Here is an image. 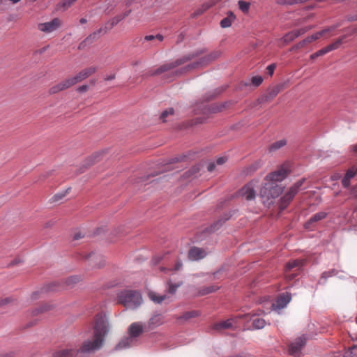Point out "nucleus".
Segmentation results:
<instances>
[{"mask_svg": "<svg viewBox=\"0 0 357 357\" xmlns=\"http://www.w3.org/2000/svg\"><path fill=\"white\" fill-rule=\"evenodd\" d=\"M109 324L105 315L98 314L95 318L93 335L81 342L77 339L68 342L63 348L55 351L53 357H84V354L99 350L109 332Z\"/></svg>", "mask_w": 357, "mask_h": 357, "instance_id": "nucleus-1", "label": "nucleus"}, {"mask_svg": "<svg viewBox=\"0 0 357 357\" xmlns=\"http://www.w3.org/2000/svg\"><path fill=\"white\" fill-rule=\"evenodd\" d=\"M284 187L274 182L265 181L260 190V197L265 205L273 203L275 198L282 193Z\"/></svg>", "mask_w": 357, "mask_h": 357, "instance_id": "nucleus-2", "label": "nucleus"}, {"mask_svg": "<svg viewBox=\"0 0 357 357\" xmlns=\"http://www.w3.org/2000/svg\"><path fill=\"white\" fill-rule=\"evenodd\" d=\"M117 301L127 308L135 309L141 305L142 298L137 291L125 289L117 294Z\"/></svg>", "mask_w": 357, "mask_h": 357, "instance_id": "nucleus-3", "label": "nucleus"}, {"mask_svg": "<svg viewBox=\"0 0 357 357\" xmlns=\"http://www.w3.org/2000/svg\"><path fill=\"white\" fill-rule=\"evenodd\" d=\"M130 13V10L126 11L122 15H119L111 19L108 21L104 27H101L97 31H94L91 34H90L86 39V42H92L93 40L96 39L100 33L105 34L107 32L108 30L112 29L114 26H116L119 22L123 20L126 17H127Z\"/></svg>", "mask_w": 357, "mask_h": 357, "instance_id": "nucleus-4", "label": "nucleus"}, {"mask_svg": "<svg viewBox=\"0 0 357 357\" xmlns=\"http://www.w3.org/2000/svg\"><path fill=\"white\" fill-rule=\"evenodd\" d=\"M304 181V178L298 181L290 188L289 191L281 197L279 203V208L280 210H284L287 207L303 184Z\"/></svg>", "mask_w": 357, "mask_h": 357, "instance_id": "nucleus-5", "label": "nucleus"}, {"mask_svg": "<svg viewBox=\"0 0 357 357\" xmlns=\"http://www.w3.org/2000/svg\"><path fill=\"white\" fill-rule=\"evenodd\" d=\"M188 60H189L188 58L178 59L174 61L165 63V64L160 66L156 70H153L152 73H151L150 75H161L164 73L170 71L172 69L176 68L177 66L184 63L185 62H186Z\"/></svg>", "mask_w": 357, "mask_h": 357, "instance_id": "nucleus-6", "label": "nucleus"}, {"mask_svg": "<svg viewBox=\"0 0 357 357\" xmlns=\"http://www.w3.org/2000/svg\"><path fill=\"white\" fill-rule=\"evenodd\" d=\"M97 69L98 68L96 66H90L82 70L75 76L68 77L71 86H73L77 83L80 82L82 80L88 78L89 76L94 74L97 71Z\"/></svg>", "mask_w": 357, "mask_h": 357, "instance_id": "nucleus-7", "label": "nucleus"}, {"mask_svg": "<svg viewBox=\"0 0 357 357\" xmlns=\"http://www.w3.org/2000/svg\"><path fill=\"white\" fill-rule=\"evenodd\" d=\"M289 172V169L287 167L282 166L278 170L266 175L265 181H269L271 182L278 183L285 178Z\"/></svg>", "mask_w": 357, "mask_h": 357, "instance_id": "nucleus-8", "label": "nucleus"}, {"mask_svg": "<svg viewBox=\"0 0 357 357\" xmlns=\"http://www.w3.org/2000/svg\"><path fill=\"white\" fill-rule=\"evenodd\" d=\"M256 183L255 181L248 183L240 190L239 195L248 201L254 199L256 197Z\"/></svg>", "mask_w": 357, "mask_h": 357, "instance_id": "nucleus-9", "label": "nucleus"}, {"mask_svg": "<svg viewBox=\"0 0 357 357\" xmlns=\"http://www.w3.org/2000/svg\"><path fill=\"white\" fill-rule=\"evenodd\" d=\"M61 25V20L59 18H54L50 22L40 23L38 25L39 31L49 33L58 29Z\"/></svg>", "mask_w": 357, "mask_h": 357, "instance_id": "nucleus-10", "label": "nucleus"}, {"mask_svg": "<svg viewBox=\"0 0 357 357\" xmlns=\"http://www.w3.org/2000/svg\"><path fill=\"white\" fill-rule=\"evenodd\" d=\"M306 343V338L304 336L299 337L289 344V353L294 356H299L301 349Z\"/></svg>", "mask_w": 357, "mask_h": 357, "instance_id": "nucleus-11", "label": "nucleus"}, {"mask_svg": "<svg viewBox=\"0 0 357 357\" xmlns=\"http://www.w3.org/2000/svg\"><path fill=\"white\" fill-rule=\"evenodd\" d=\"M164 319L161 314H154L145 324V331H151L164 324Z\"/></svg>", "mask_w": 357, "mask_h": 357, "instance_id": "nucleus-12", "label": "nucleus"}, {"mask_svg": "<svg viewBox=\"0 0 357 357\" xmlns=\"http://www.w3.org/2000/svg\"><path fill=\"white\" fill-rule=\"evenodd\" d=\"M248 316H249V314H240V315L236 316L234 318L229 319L226 321H222L218 322L214 325V329L220 330V329L229 328L232 327L233 323L234 321H237V319H244L245 317H246Z\"/></svg>", "mask_w": 357, "mask_h": 357, "instance_id": "nucleus-13", "label": "nucleus"}, {"mask_svg": "<svg viewBox=\"0 0 357 357\" xmlns=\"http://www.w3.org/2000/svg\"><path fill=\"white\" fill-rule=\"evenodd\" d=\"M291 296L289 293L282 294L277 298L275 303L272 304V307L274 310H280L287 306L291 301Z\"/></svg>", "mask_w": 357, "mask_h": 357, "instance_id": "nucleus-14", "label": "nucleus"}, {"mask_svg": "<svg viewBox=\"0 0 357 357\" xmlns=\"http://www.w3.org/2000/svg\"><path fill=\"white\" fill-rule=\"evenodd\" d=\"M145 331V324L135 322L130 324L128 328L129 335L132 338L139 337Z\"/></svg>", "mask_w": 357, "mask_h": 357, "instance_id": "nucleus-15", "label": "nucleus"}, {"mask_svg": "<svg viewBox=\"0 0 357 357\" xmlns=\"http://www.w3.org/2000/svg\"><path fill=\"white\" fill-rule=\"evenodd\" d=\"M206 252L197 247H192L188 252V258L192 261H197L204 258L206 256Z\"/></svg>", "mask_w": 357, "mask_h": 357, "instance_id": "nucleus-16", "label": "nucleus"}, {"mask_svg": "<svg viewBox=\"0 0 357 357\" xmlns=\"http://www.w3.org/2000/svg\"><path fill=\"white\" fill-rule=\"evenodd\" d=\"M327 216V213L320 211L313 215L305 224V227L308 229H312L313 224L324 220Z\"/></svg>", "mask_w": 357, "mask_h": 357, "instance_id": "nucleus-17", "label": "nucleus"}, {"mask_svg": "<svg viewBox=\"0 0 357 357\" xmlns=\"http://www.w3.org/2000/svg\"><path fill=\"white\" fill-rule=\"evenodd\" d=\"M70 82L68 78L64 79L63 81L52 86L50 89L49 92L51 94L57 93L61 91L66 90L70 87H71Z\"/></svg>", "mask_w": 357, "mask_h": 357, "instance_id": "nucleus-18", "label": "nucleus"}, {"mask_svg": "<svg viewBox=\"0 0 357 357\" xmlns=\"http://www.w3.org/2000/svg\"><path fill=\"white\" fill-rule=\"evenodd\" d=\"M357 174V167L353 166L349 168L343 178L342 179V185L347 188L350 185V181Z\"/></svg>", "mask_w": 357, "mask_h": 357, "instance_id": "nucleus-19", "label": "nucleus"}, {"mask_svg": "<svg viewBox=\"0 0 357 357\" xmlns=\"http://www.w3.org/2000/svg\"><path fill=\"white\" fill-rule=\"evenodd\" d=\"M217 1L215 0H209L208 1L205 2L194 11L193 15L199 16L202 15L208 9L215 5Z\"/></svg>", "mask_w": 357, "mask_h": 357, "instance_id": "nucleus-20", "label": "nucleus"}, {"mask_svg": "<svg viewBox=\"0 0 357 357\" xmlns=\"http://www.w3.org/2000/svg\"><path fill=\"white\" fill-rule=\"evenodd\" d=\"M148 296L151 301L157 304L162 303L167 298L166 295H159L153 291H149Z\"/></svg>", "mask_w": 357, "mask_h": 357, "instance_id": "nucleus-21", "label": "nucleus"}, {"mask_svg": "<svg viewBox=\"0 0 357 357\" xmlns=\"http://www.w3.org/2000/svg\"><path fill=\"white\" fill-rule=\"evenodd\" d=\"M285 88L284 84H279L273 87L268 93L266 99L271 100L274 98L280 91Z\"/></svg>", "mask_w": 357, "mask_h": 357, "instance_id": "nucleus-22", "label": "nucleus"}, {"mask_svg": "<svg viewBox=\"0 0 357 357\" xmlns=\"http://www.w3.org/2000/svg\"><path fill=\"white\" fill-rule=\"evenodd\" d=\"M236 20V15L232 12H229L227 17L223 18L220 21V26L222 28H228L231 26L232 22Z\"/></svg>", "mask_w": 357, "mask_h": 357, "instance_id": "nucleus-23", "label": "nucleus"}, {"mask_svg": "<svg viewBox=\"0 0 357 357\" xmlns=\"http://www.w3.org/2000/svg\"><path fill=\"white\" fill-rule=\"evenodd\" d=\"M345 38V36H342L337 39L335 41H334L333 43L325 47L326 52L328 53L331 51L338 49L340 47V45L343 43Z\"/></svg>", "mask_w": 357, "mask_h": 357, "instance_id": "nucleus-24", "label": "nucleus"}, {"mask_svg": "<svg viewBox=\"0 0 357 357\" xmlns=\"http://www.w3.org/2000/svg\"><path fill=\"white\" fill-rule=\"evenodd\" d=\"M134 342V339H132L130 335L129 337H125L122 339L119 344L116 345L117 349H126L132 346Z\"/></svg>", "mask_w": 357, "mask_h": 357, "instance_id": "nucleus-25", "label": "nucleus"}, {"mask_svg": "<svg viewBox=\"0 0 357 357\" xmlns=\"http://www.w3.org/2000/svg\"><path fill=\"white\" fill-rule=\"evenodd\" d=\"M256 314H253L252 317V327L254 329H261L266 326V321L262 318H259L255 317Z\"/></svg>", "mask_w": 357, "mask_h": 357, "instance_id": "nucleus-26", "label": "nucleus"}, {"mask_svg": "<svg viewBox=\"0 0 357 357\" xmlns=\"http://www.w3.org/2000/svg\"><path fill=\"white\" fill-rule=\"evenodd\" d=\"M102 155V153H95L92 154L91 156H89L85 161L84 165L86 166V168L88 167H90L95 162L99 161L100 160V157Z\"/></svg>", "mask_w": 357, "mask_h": 357, "instance_id": "nucleus-27", "label": "nucleus"}, {"mask_svg": "<svg viewBox=\"0 0 357 357\" xmlns=\"http://www.w3.org/2000/svg\"><path fill=\"white\" fill-rule=\"evenodd\" d=\"M303 262L301 259H295L288 262L285 266V271L288 272L294 268H300L303 266Z\"/></svg>", "mask_w": 357, "mask_h": 357, "instance_id": "nucleus-28", "label": "nucleus"}, {"mask_svg": "<svg viewBox=\"0 0 357 357\" xmlns=\"http://www.w3.org/2000/svg\"><path fill=\"white\" fill-rule=\"evenodd\" d=\"M218 288L219 287L218 286H215V285H211L209 287H202L199 290V295L204 296V295L208 294L210 293L215 291L216 290L218 289Z\"/></svg>", "mask_w": 357, "mask_h": 357, "instance_id": "nucleus-29", "label": "nucleus"}, {"mask_svg": "<svg viewBox=\"0 0 357 357\" xmlns=\"http://www.w3.org/2000/svg\"><path fill=\"white\" fill-rule=\"evenodd\" d=\"M287 144V141L286 139H280V140H278L274 143H273L270 147H269V151H275L278 149H280V148L283 147L284 146H285Z\"/></svg>", "mask_w": 357, "mask_h": 357, "instance_id": "nucleus-30", "label": "nucleus"}, {"mask_svg": "<svg viewBox=\"0 0 357 357\" xmlns=\"http://www.w3.org/2000/svg\"><path fill=\"white\" fill-rule=\"evenodd\" d=\"M238 5L239 9L245 14L248 13L250 8V3L243 1V0H239L238 1Z\"/></svg>", "mask_w": 357, "mask_h": 357, "instance_id": "nucleus-31", "label": "nucleus"}, {"mask_svg": "<svg viewBox=\"0 0 357 357\" xmlns=\"http://www.w3.org/2000/svg\"><path fill=\"white\" fill-rule=\"evenodd\" d=\"M181 282L178 284H174L170 280H169L167 282V284L168 286V293H169L170 294H174L177 289L181 285Z\"/></svg>", "mask_w": 357, "mask_h": 357, "instance_id": "nucleus-32", "label": "nucleus"}, {"mask_svg": "<svg viewBox=\"0 0 357 357\" xmlns=\"http://www.w3.org/2000/svg\"><path fill=\"white\" fill-rule=\"evenodd\" d=\"M343 357H357V346L354 345L345 351Z\"/></svg>", "mask_w": 357, "mask_h": 357, "instance_id": "nucleus-33", "label": "nucleus"}, {"mask_svg": "<svg viewBox=\"0 0 357 357\" xmlns=\"http://www.w3.org/2000/svg\"><path fill=\"white\" fill-rule=\"evenodd\" d=\"M164 39V37L161 34H157V35H147L144 37V41H153L155 40H157L158 42H162Z\"/></svg>", "mask_w": 357, "mask_h": 357, "instance_id": "nucleus-34", "label": "nucleus"}, {"mask_svg": "<svg viewBox=\"0 0 357 357\" xmlns=\"http://www.w3.org/2000/svg\"><path fill=\"white\" fill-rule=\"evenodd\" d=\"M312 28H313L312 26H309L302 27L301 29L293 30V31L294 32V35L296 36V38H298V36L304 34L305 33L310 31Z\"/></svg>", "mask_w": 357, "mask_h": 357, "instance_id": "nucleus-35", "label": "nucleus"}, {"mask_svg": "<svg viewBox=\"0 0 357 357\" xmlns=\"http://www.w3.org/2000/svg\"><path fill=\"white\" fill-rule=\"evenodd\" d=\"M174 110L173 108H169L165 111H163L160 115V119L163 121V122H166L167 121V118L168 116L169 115H174Z\"/></svg>", "mask_w": 357, "mask_h": 357, "instance_id": "nucleus-36", "label": "nucleus"}, {"mask_svg": "<svg viewBox=\"0 0 357 357\" xmlns=\"http://www.w3.org/2000/svg\"><path fill=\"white\" fill-rule=\"evenodd\" d=\"M296 36L294 35V31H291L287 33H286L282 40L285 43H290L291 41H293L294 39H296Z\"/></svg>", "mask_w": 357, "mask_h": 357, "instance_id": "nucleus-37", "label": "nucleus"}, {"mask_svg": "<svg viewBox=\"0 0 357 357\" xmlns=\"http://www.w3.org/2000/svg\"><path fill=\"white\" fill-rule=\"evenodd\" d=\"M327 54L325 47L318 50L317 52L312 54L310 56V59H315L316 58L323 56L324 54Z\"/></svg>", "mask_w": 357, "mask_h": 357, "instance_id": "nucleus-38", "label": "nucleus"}, {"mask_svg": "<svg viewBox=\"0 0 357 357\" xmlns=\"http://www.w3.org/2000/svg\"><path fill=\"white\" fill-rule=\"evenodd\" d=\"M252 84L255 86H259L263 82V79L261 76H254L252 78Z\"/></svg>", "mask_w": 357, "mask_h": 357, "instance_id": "nucleus-39", "label": "nucleus"}, {"mask_svg": "<svg viewBox=\"0 0 357 357\" xmlns=\"http://www.w3.org/2000/svg\"><path fill=\"white\" fill-rule=\"evenodd\" d=\"M319 38H320V34H317V33H315L305 38V41H307V43H310L312 41L318 40Z\"/></svg>", "mask_w": 357, "mask_h": 357, "instance_id": "nucleus-40", "label": "nucleus"}, {"mask_svg": "<svg viewBox=\"0 0 357 357\" xmlns=\"http://www.w3.org/2000/svg\"><path fill=\"white\" fill-rule=\"evenodd\" d=\"M337 26H332L330 27H328L326 29H324L320 31L317 32V34H320V38L323 36H324L326 33H329L331 31H333Z\"/></svg>", "mask_w": 357, "mask_h": 357, "instance_id": "nucleus-41", "label": "nucleus"}, {"mask_svg": "<svg viewBox=\"0 0 357 357\" xmlns=\"http://www.w3.org/2000/svg\"><path fill=\"white\" fill-rule=\"evenodd\" d=\"M77 0H63L61 3V6L64 9L69 8Z\"/></svg>", "mask_w": 357, "mask_h": 357, "instance_id": "nucleus-42", "label": "nucleus"}, {"mask_svg": "<svg viewBox=\"0 0 357 357\" xmlns=\"http://www.w3.org/2000/svg\"><path fill=\"white\" fill-rule=\"evenodd\" d=\"M275 67H276V66H275V64H274V63H272V64L268 65V66H267L266 70H267V71H268V73L271 76H272V75H273V73H274V70H275Z\"/></svg>", "mask_w": 357, "mask_h": 357, "instance_id": "nucleus-43", "label": "nucleus"}, {"mask_svg": "<svg viewBox=\"0 0 357 357\" xmlns=\"http://www.w3.org/2000/svg\"><path fill=\"white\" fill-rule=\"evenodd\" d=\"M89 89V86L88 85H82V86H79L77 89V91L79 93H84V92H86V91H88Z\"/></svg>", "mask_w": 357, "mask_h": 357, "instance_id": "nucleus-44", "label": "nucleus"}, {"mask_svg": "<svg viewBox=\"0 0 357 357\" xmlns=\"http://www.w3.org/2000/svg\"><path fill=\"white\" fill-rule=\"evenodd\" d=\"M198 314L197 312H186L185 314H184V317L185 319H188V318H191V317H195L197 316Z\"/></svg>", "mask_w": 357, "mask_h": 357, "instance_id": "nucleus-45", "label": "nucleus"}, {"mask_svg": "<svg viewBox=\"0 0 357 357\" xmlns=\"http://www.w3.org/2000/svg\"><path fill=\"white\" fill-rule=\"evenodd\" d=\"M334 273H335L334 271L324 272L322 273L321 278L326 279L327 278L332 276L334 274Z\"/></svg>", "mask_w": 357, "mask_h": 357, "instance_id": "nucleus-46", "label": "nucleus"}, {"mask_svg": "<svg viewBox=\"0 0 357 357\" xmlns=\"http://www.w3.org/2000/svg\"><path fill=\"white\" fill-rule=\"evenodd\" d=\"M226 160L227 159L225 157H220L216 160V164L218 165H222L225 162Z\"/></svg>", "mask_w": 357, "mask_h": 357, "instance_id": "nucleus-47", "label": "nucleus"}, {"mask_svg": "<svg viewBox=\"0 0 357 357\" xmlns=\"http://www.w3.org/2000/svg\"><path fill=\"white\" fill-rule=\"evenodd\" d=\"M215 168V163L213 162H211L208 164V167H207V169L208 172H213Z\"/></svg>", "mask_w": 357, "mask_h": 357, "instance_id": "nucleus-48", "label": "nucleus"}, {"mask_svg": "<svg viewBox=\"0 0 357 357\" xmlns=\"http://www.w3.org/2000/svg\"><path fill=\"white\" fill-rule=\"evenodd\" d=\"M114 79H115V75L114 74L106 76L105 77V80H106V81L112 80Z\"/></svg>", "mask_w": 357, "mask_h": 357, "instance_id": "nucleus-49", "label": "nucleus"}, {"mask_svg": "<svg viewBox=\"0 0 357 357\" xmlns=\"http://www.w3.org/2000/svg\"><path fill=\"white\" fill-rule=\"evenodd\" d=\"M307 41H305V39H304V40H303L302 41H301V42L297 45V47H304V45H305V44H307Z\"/></svg>", "mask_w": 357, "mask_h": 357, "instance_id": "nucleus-50", "label": "nucleus"}, {"mask_svg": "<svg viewBox=\"0 0 357 357\" xmlns=\"http://www.w3.org/2000/svg\"><path fill=\"white\" fill-rule=\"evenodd\" d=\"M352 195L357 198V185L352 189Z\"/></svg>", "mask_w": 357, "mask_h": 357, "instance_id": "nucleus-51", "label": "nucleus"}, {"mask_svg": "<svg viewBox=\"0 0 357 357\" xmlns=\"http://www.w3.org/2000/svg\"><path fill=\"white\" fill-rule=\"evenodd\" d=\"M182 266V264L181 262L180 261H178L176 265H175V267H174V270L175 271H178L180 269V268Z\"/></svg>", "mask_w": 357, "mask_h": 357, "instance_id": "nucleus-52", "label": "nucleus"}, {"mask_svg": "<svg viewBox=\"0 0 357 357\" xmlns=\"http://www.w3.org/2000/svg\"><path fill=\"white\" fill-rule=\"evenodd\" d=\"M82 237H83V236L80 233H78V234H75L73 238H74V240H78V239H80Z\"/></svg>", "mask_w": 357, "mask_h": 357, "instance_id": "nucleus-53", "label": "nucleus"}, {"mask_svg": "<svg viewBox=\"0 0 357 357\" xmlns=\"http://www.w3.org/2000/svg\"><path fill=\"white\" fill-rule=\"evenodd\" d=\"M182 73V70H176L175 72L173 73V77L174 76H177L178 75H181Z\"/></svg>", "mask_w": 357, "mask_h": 357, "instance_id": "nucleus-54", "label": "nucleus"}, {"mask_svg": "<svg viewBox=\"0 0 357 357\" xmlns=\"http://www.w3.org/2000/svg\"><path fill=\"white\" fill-rule=\"evenodd\" d=\"M62 197H63V195H56L54 196V200H59V199H61Z\"/></svg>", "mask_w": 357, "mask_h": 357, "instance_id": "nucleus-55", "label": "nucleus"}, {"mask_svg": "<svg viewBox=\"0 0 357 357\" xmlns=\"http://www.w3.org/2000/svg\"><path fill=\"white\" fill-rule=\"evenodd\" d=\"M79 22H80L81 24H85V23H86V22H87V20H86V18H81V19H80V20H79Z\"/></svg>", "mask_w": 357, "mask_h": 357, "instance_id": "nucleus-56", "label": "nucleus"}, {"mask_svg": "<svg viewBox=\"0 0 357 357\" xmlns=\"http://www.w3.org/2000/svg\"><path fill=\"white\" fill-rule=\"evenodd\" d=\"M286 277H287L289 280H292V279L295 277V275H294V274H290V275H287Z\"/></svg>", "mask_w": 357, "mask_h": 357, "instance_id": "nucleus-57", "label": "nucleus"}, {"mask_svg": "<svg viewBox=\"0 0 357 357\" xmlns=\"http://www.w3.org/2000/svg\"><path fill=\"white\" fill-rule=\"evenodd\" d=\"M77 280V278L76 277H72V278H69V281H72L73 282H76Z\"/></svg>", "mask_w": 357, "mask_h": 357, "instance_id": "nucleus-58", "label": "nucleus"}, {"mask_svg": "<svg viewBox=\"0 0 357 357\" xmlns=\"http://www.w3.org/2000/svg\"><path fill=\"white\" fill-rule=\"evenodd\" d=\"M8 302V299L6 298L5 300H2L1 302H0V305H3L5 303H7Z\"/></svg>", "mask_w": 357, "mask_h": 357, "instance_id": "nucleus-59", "label": "nucleus"}, {"mask_svg": "<svg viewBox=\"0 0 357 357\" xmlns=\"http://www.w3.org/2000/svg\"><path fill=\"white\" fill-rule=\"evenodd\" d=\"M219 225L218 222L215 223L214 225H213L211 227V230H214L217 228V226Z\"/></svg>", "mask_w": 357, "mask_h": 357, "instance_id": "nucleus-60", "label": "nucleus"}, {"mask_svg": "<svg viewBox=\"0 0 357 357\" xmlns=\"http://www.w3.org/2000/svg\"><path fill=\"white\" fill-rule=\"evenodd\" d=\"M349 20H357V16L356 17H349Z\"/></svg>", "mask_w": 357, "mask_h": 357, "instance_id": "nucleus-61", "label": "nucleus"}, {"mask_svg": "<svg viewBox=\"0 0 357 357\" xmlns=\"http://www.w3.org/2000/svg\"><path fill=\"white\" fill-rule=\"evenodd\" d=\"M195 67V65L193 66H188L187 67H185V69L188 70L189 68H194Z\"/></svg>", "mask_w": 357, "mask_h": 357, "instance_id": "nucleus-62", "label": "nucleus"}, {"mask_svg": "<svg viewBox=\"0 0 357 357\" xmlns=\"http://www.w3.org/2000/svg\"><path fill=\"white\" fill-rule=\"evenodd\" d=\"M354 151L357 152V144L354 146Z\"/></svg>", "mask_w": 357, "mask_h": 357, "instance_id": "nucleus-63", "label": "nucleus"}, {"mask_svg": "<svg viewBox=\"0 0 357 357\" xmlns=\"http://www.w3.org/2000/svg\"><path fill=\"white\" fill-rule=\"evenodd\" d=\"M164 270H165V268H161V271H164Z\"/></svg>", "mask_w": 357, "mask_h": 357, "instance_id": "nucleus-64", "label": "nucleus"}]
</instances>
